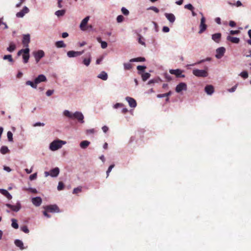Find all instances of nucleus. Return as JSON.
Here are the masks:
<instances>
[{
	"label": "nucleus",
	"mask_w": 251,
	"mask_h": 251,
	"mask_svg": "<svg viewBox=\"0 0 251 251\" xmlns=\"http://www.w3.org/2000/svg\"><path fill=\"white\" fill-rule=\"evenodd\" d=\"M187 90V85L184 82H181L179 83L176 88V91L177 93H180L182 90Z\"/></svg>",
	"instance_id": "12"
},
{
	"label": "nucleus",
	"mask_w": 251,
	"mask_h": 251,
	"mask_svg": "<svg viewBox=\"0 0 251 251\" xmlns=\"http://www.w3.org/2000/svg\"><path fill=\"white\" fill-rule=\"evenodd\" d=\"M240 32V31L238 30H230V34L231 35H235V34H239Z\"/></svg>",
	"instance_id": "52"
},
{
	"label": "nucleus",
	"mask_w": 251,
	"mask_h": 251,
	"mask_svg": "<svg viewBox=\"0 0 251 251\" xmlns=\"http://www.w3.org/2000/svg\"><path fill=\"white\" fill-rule=\"evenodd\" d=\"M102 129L104 133H106L108 130V127L104 126L102 127Z\"/></svg>",
	"instance_id": "64"
},
{
	"label": "nucleus",
	"mask_w": 251,
	"mask_h": 251,
	"mask_svg": "<svg viewBox=\"0 0 251 251\" xmlns=\"http://www.w3.org/2000/svg\"><path fill=\"white\" fill-rule=\"evenodd\" d=\"M0 193L5 196L8 200H11L12 198V196L6 190L0 189Z\"/></svg>",
	"instance_id": "23"
},
{
	"label": "nucleus",
	"mask_w": 251,
	"mask_h": 251,
	"mask_svg": "<svg viewBox=\"0 0 251 251\" xmlns=\"http://www.w3.org/2000/svg\"><path fill=\"white\" fill-rule=\"evenodd\" d=\"M124 69L126 70H130L132 68V65L129 63H124Z\"/></svg>",
	"instance_id": "38"
},
{
	"label": "nucleus",
	"mask_w": 251,
	"mask_h": 251,
	"mask_svg": "<svg viewBox=\"0 0 251 251\" xmlns=\"http://www.w3.org/2000/svg\"><path fill=\"white\" fill-rule=\"evenodd\" d=\"M35 83L37 85L38 84L42 82H45L47 81V78L44 75H40L35 79Z\"/></svg>",
	"instance_id": "14"
},
{
	"label": "nucleus",
	"mask_w": 251,
	"mask_h": 251,
	"mask_svg": "<svg viewBox=\"0 0 251 251\" xmlns=\"http://www.w3.org/2000/svg\"><path fill=\"white\" fill-rule=\"evenodd\" d=\"M28 190H29L32 193L36 194L37 193V190L35 188H29V189H28Z\"/></svg>",
	"instance_id": "56"
},
{
	"label": "nucleus",
	"mask_w": 251,
	"mask_h": 251,
	"mask_svg": "<svg viewBox=\"0 0 251 251\" xmlns=\"http://www.w3.org/2000/svg\"><path fill=\"white\" fill-rule=\"evenodd\" d=\"M82 188V187L81 186H79L77 188H74L73 191V193L74 194H77L78 193L81 192Z\"/></svg>",
	"instance_id": "35"
},
{
	"label": "nucleus",
	"mask_w": 251,
	"mask_h": 251,
	"mask_svg": "<svg viewBox=\"0 0 251 251\" xmlns=\"http://www.w3.org/2000/svg\"><path fill=\"white\" fill-rule=\"evenodd\" d=\"M33 56L36 63H38L40 59L45 56L44 51L42 50H38L33 52Z\"/></svg>",
	"instance_id": "5"
},
{
	"label": "nucleus",
	"mask_w": 251,
	"mask_h": 251,
	"mask_svg": "<svg viewBox=\"0 0 251 251\" xmlns=\"http://www.w3.org/2000/svg\"><path fill=\"white\" fill-rule=\"evenodd\" d=\"M25 14L22 11H20L16 14V16L19 18H22L24 17Z\"/></svg>",
	"instance_id": "50"
},
{
	"label": "nucleus",
	"mask_w": 251,
	"mask_h": 251,
	"mask_svg": "<svg viewBox=\"0 0 251 251\" xmlns=\"http://www.w3.org/2000/svg\"><path fill=\"white\" fill-rule=\"evenodd\" d=\"M65 10H58L55 12V15L57 16L58 17L63 16L65 14Z\"/></svg>",
	"instance_id": "37"
},
{
	"label": "nucleus",
	"mask_w": 251,
	"mask_h": 251,
	"mask_svg": "<svg viewBox=\"0 0 251 251\" xmlns=\"http://www.w3.org/2000/svg\"><path fill=\"white\" fill-rule=\"evenodd\" d=\"M36 177H37V174L34 173L30 176L29 179L30 180H33L34 179H35L36 178Z\"/></svg>",
	"instance_id": "51"
},
{
	"label": "nucleus",
	"mask_w": 251,
	"mask_h": 251,
	"mask_svg": "<svg viewBox=\"0 0 251 251\" xmlns=\"http://www.w3.org/2000/svg\"><path fill=\"white\" fill-rule=\"evenodd\" d=\"M30 42V35L29 34L24 35L23 36L22 43L25 47L26 48L28 46V44Z\"/></svg>",
	"instance_id": "15"
},
{
	"label": "nucleus",
	"mask_w": 251,
	"mask_h": 251,
	"mask_svg": "<svg viewBox=\"0 0 251 251\" xmlns=\"http://www.w3.org/2000/svg\"><path fill=\"white\" fill-rule=\"evenodd\" d=\"M193 74L198 77H206L208 75L207 72L203 70L194 69L193 71Z\"/></svg>",
	"instance_id": "4"
},
{
	"label": "nucleus",
	"mask_w": 251,
	"mask_h": 251,
	"mask_svg": "<svg viewBox=\"0 0 251 251\" xmlns=\"http://www.w3.org/2000/svg\"><path fill=\"white\" fill-rule=\"evenodd\" d=\"M151 76V75L148 73H145L142 75V78L144 81H146Z\"/></svg>",
	"instance_id": "34"
},
{
	"label": "nucleus",
	"mask_w": 251,
	"mask_h": 251,
	"mask_svg": "<svg viewBox=\"0 0 251 251\" xmlns=\"http://www.w3.org/2000/svg\"><path fill=\"white\" fill-rule=\"evenodd\" d=\"M64 187V183L62 181H60L58 183V185L57 186V189L59 191L62 190L63 189Z\"/></svg>",
	"instance_id": "40"
},
{
	"label": "nucleus",
	"mask_w": 251,
	"mask_h": 251,
	"mask_svg": "<svg viewBox=\"0 0 251 251\" xmlns=\"http://www.w3.org/2000/svg\"><path fill=\"white\" fill-rule=\"evenodd\" d=\"M126 99L128 101V104L131 107L134 108L136 106V101L133 98L127 97Z\"/></svg>",
	"instance_id": "19"
},
{
	"label": "nucleus",
	"mask_w": 251,
	"mask_h": 251,
	"mask_svg": "<svg viewBox=\"0 0 251 251\" xmlns=\"http://www.w3.org/2000/svg\"><path fill=\"white\" fill-rule=\"evenodd\" d=\"M0 151L2 154H4L8 153L9 151V150L7 147L4 146L1 147Z\"/></svg>",
	"instance_id": "31"
},
{
	"label": "nucleus",
	"mask_w": 251,
	"mask_h": 251,
	"mask_svg": "<svg viewBox=\"0 0 251 251\" xmlns=\"http://www.w3.org/2000/svg\"><path fill=\"white\" fill-rule=\"evenodd\" d=\"M237 87V85H235L234 86H233L231 88L228 90L229 92H233L235 91Z\"/></svg>",
	"instance_id": "57"
},
{
	"label": "nucleus",
	"mask_w": 251,
	"mask_h": 251,
	"mask_svg": "<svg viewBox=\"0 0 251 251\" xmlns=\"http://www.w3.org/2000/svg\"><path fill=\"white\" fill-rule=\"evenodd\" d=\"M124 106L123 104L122 103H117L116 104H115L114 106V108H117L119 107H123Z\"/></svg>",
	"instance_id": "58"
},
{
	"label": "nucleus",
	"mask_w": 251,
	"mask_h": 251,
	"mask_svg": "<svg viewBox=\"0 0 251 251\" xmlns=\"http://www.w3.org/2000/svg\"><path fill=\"white\" fill-rule=\"evenodd\" d=\"M91 61V55L89 54L88 58H85L83 60V63L86 66H88Z\"/></svg>",
	"instance_id": "28"
},
{
	"label": "nucleus",
	"mask_w": 251,
	"mask_h": 251,
	"mask_svg": "<svg viewBox=\"0 0 251 251\" xmlns=\"http://www.w3.org/2000/svg\"><path fill=\"white\" fill-rule=\"evenodd\" d=\"M98 77L103 80H106L108 78V75L106 72L102 71L98 75Z\"/></svg>",
	"instance_id": "25"
},
{
	"label": "nucleus",
	"mask_w": 251,
	"mask_h": 251,
	"mask_svg": "<svg viewBox=\"0 0 251 251\" xmlns=\"http://www.w3.org/2000/svg\"><path fill=\"white\" fill-rule=\"evenodd\" d=\"M226 39L227 40L230 41L231 43L235 44H238L240 42L239 38L232 37L230 35L227 36Z\"/></svg>",
	"instance_id": "21"
},
{
	"label": "nucleus",
	"mask_w": 251,
	"mask_h": 251,
	"mask_svg": "<svg viewBox=\"0 0 251 251\" xmlns=\"http://www.w3.org/2000/svg\"><path fill=\"white\" fill-rule=\"evenodd\" d=\"M11 221H12V224H11L12 226L15 229L18 228L19 225L17 223V221L15 219H12L11 220Z\"/></svg>",
	"instance_id": "33"
},
{
	"label": "nucleus",
	"mask_w": 251,
	"mask_h": 251,
	"mask_svg": "<svg viewBox=\"0 0 251 251\" xmlns=\"http://www.w3.org/2000/svg\"><path fill=\"white\" fill-rule=\"evenodd\" d=\"M15 245L19 247L21 250H24L25 249L24 244L23 242L19 239H16L14 241Z\"/></svg>",
	"instance_id": "24"
},
{
	"label": "nucleus",
	"mask_w": 251,
	"mask_h": 251,
	"mask_svg": "<svg viewBox=\"0 0 251 251\" xmlns=\"http://www.w3.org/2000/svg\"><path fill=\"white\" fill-rule=\"evenodd\" d=\"M16 49V45L13 42H10L7 50L9 52H13Z\"/></svg>",
	"instance_id": "27"
},
{
	"label": "nucleus",
	"mask_w": 251,
	"mask_h": 251,
	"mask_svg": "<svg viewBox=\"0 0 251 251\" xmlns=\"http://www.w3.org/2000/svg\"><path fill=\"white\" fill-rule=\"evenodd\" d=\"M64 116L67 117L70 119L77 120L79 123L83 124L84 123V116L81 112L76 111L74 113L70 112L69 110H65L63 112Z\"/></svg>",
	"instance_id": "1"
},
{
	"label": "nucleus",
	"mask_w": 251,
	"mask_h": 251,
	"mask_svg": "<svg viewBox=\"0 0 251 251\" xmlns=\"http://www.w3.org/2000/svg\"><path fill=\"white\" fill-rule=\"evenodd\" d=\"M44 208L45 210L48 211L49 212L54 213L59 212V207L55 204L47 205Z\"/></svg>",
	"instance_id": "8"
},
{
	"label": "nucleus",
	"mask_w": 251,
	"mask_h": 251,
	"mask_svg": "<svg viewBox=\"0 0 251 251\" xmlns=\"http://www.w3.org/2000/svg\"><path fill=\"white\" fill-rule=\"evenodd\" d=\"M89 16H87L85 17L81 22L80 25V28L82 30H86L85 26L87 24V23L89 20Z\"/></svg>",
	"instance_id": "18"
},
{
	"label": "nucleus",
	"mask_w": 251,
	"mask_h": 251,
	"mask_svg": "<svg viewBox=\"0 0 251 251\" xmlns=\"http://www.w3.org/2000/svg\"><path fill=\"white\" fill-rule=\"evenodd\" d=\"M53 93V90H49L46 92V95L48 96H51Z\"/></svg>",
	"instance_id": "59"
},
{
	"label": "nucleus",
	"mask_w": 251,
	"mask_h": 251,
	"mask_svg": "<svg viewBox=\"0 0 251 251\" xmlns=\"http://www.w3.org/2000/svg\"><path fill=\"white\" fill-rule=\"evenodd\" d=\"M90 142L87 140L82 141L80 143V147L81 148L85 149L87 148L88 146L90 145Z\"/></svg>",
	"instance_id": "26"
},
{
	"label": "nucleus",
	"mask_w": 251,
	"mask_h": 251,
	"mask_svg": "<svg viewBox=\"0 0 251 251\" xmlns=\"http://www.w3.org/2000/svg\"><path fill=\"white\" fill-rule=\"evenodd\" d=\"M236 23L232 21H230L229 23V25L231 27H234L236 26Z\"/></svg>",
	"instance_id": "62"
},
{
	"label": "nucleus",
	"mask_w": 251,
	"mask_h": 251,
	"mask_svg": "<svg viewBox=\"0 0 251 251\" xmlns=\"http://www.w3.org/2000/svg\"><path fill=\"white\" fill-rule=\"evenodd\" d=\"M3 59L4 60H6L7 59L9 62H13V59L12 58V55H10V54H8V55H5L3 57Z\"/></svg>",
	"instance_id": "36"
},
{
	"label": "nucleus",
	"mask_w": 251,
	"mask_h": 251,
	"mask_svg": "<svg viewBox=\"0 0 251 251\" xmlns=\"http://www.w3.org/2000/svg\"><path fill=\"white\" fill-rule=\"evenodd\" d=\"M44 125H45V124H44V123H42L38 122V123H35V124L34 125V126H44Z\"/></svg>",
	"instance_id": "63"
},
{
	"label": "nucleus",
	"mask_w": 251,
	"mask_h": 251,
	"mask_svg": "<svg viewBox=\"0 0 251 251\" xmlns=\"http://www.w3.org/2000/svg\"><path fill=\"white\" fill-rule=\"evenodd\" d=\"M66 144V142L57 140L51 142L50 146V149L52 151H56L62 147L63 145Z\"/></svg>",
	"instance_id": "2"
},
{
	"label": "nucleus",
	"mask_w": 251,
	"mask_h": 251,
	"mask_svg": "<svg viewBox=\"0 0 251 251\" xmlns=\"http://www.w3.org/2000/svg\"><path fill=\"white\" fill-rule=\"evenodd\" d=\"M201 14L202 15V14L201 13ZM205 18L202 16L201 19V23L200 25V30L199 31V33L201 34L203 33L207 28V25L205 24Z\"/></svg>",
	"instance_id": "7"
},
{
	"label": "nucleus",
	"mask_w": 251,
	"mask_h": 251,
	"mask_svg": "<svg viewBox=\"0 0 251 251\" xmlns=\"http://www.w3.org/2000/svg\"><path fill=\"white\" fill-rule=\"evenodd\" d=\"M169 72L172 75H175L177 77H184L185 75H182V71L179 69L170 70Z\"/></svg>",
	"instance_id": "11"
},
{
	"label": "nucleus",
	"mask_w": 251,
	"mask_h": 251,
	"mask_svg": "<svg viewBox=\"0 0 251 251\" xmlns=\"http://www.w3.org/2000/svg\"><path fill=\"white\" fill-rule=\"evenodd\" d=\"M59 173V169L58 167L54 168L50 172H45V176L46 177L50 176L52 177H56Z\"/></svg>",
	"instance_id": "6"
},
{
	"label": "nucleus",
	"mask_w": 251,
	"mask_h": 251,
	"mask_svg": "<svg viewBox=\"0 0 251 251\" xmlns=\"http://www.w3.org/2000/svg\"><path fill=\"white\" fill-rule=\"evenodd\" d=\"M55 46L57 48H64L66 47V45L64 44L63 41H57L55 43Z\"/></svg>",
	"instance_id": "32"
},
{
	"label": "nucleus",
	"mask_w": 251,
	"mask_h": 251,
	"mask_svg": "<svg viewBox=\"0 0 251 251\" xmlns=\"http://www.w3.org/2000/svg\"><path fill=\"white\" fill-rule=\"evenodd\" d=\"M165 17L171 23H173L176 19L175 16L172 13H165Z\"/></svg>",
	"instance_id": "22"
},
{
	"label": "nucleus",
	"mask_w": 251,
	"mask_h": 251,
	"mask_svg": "<svg viewBox=\"0 0 251 251\" xmlns=\"http://www.w3.org/2000/svg\"><path fill=\"white\" fill-rule=\"evenodd\" d=\"M124 17L122 15H119L117 18V21L118 23H121L124 21Z\"/></svg>",
	"instance_id": "45"
},
{
	"label": "nucleus",
	"mask_w": 251,
	"mask_h": 251,
	"mask_svg": "<svg viewBox=\"0 0 251 251\" xmlns=\"http://www.w3.org/2000/svg\"><path fill=\"white\" fill-rule=\"evenodd\" d=\"M101 48L102 49H105L107 48V44L106 42L105 41H102L101 43Z\"/></svg>",
	"instance_id": "49"
},
{
	"label": "nucleus",
	"mask_w": 251,
	"mask_h": 251,
	"mask_svg": "<svg viewBox=\"0 0 251 251\" xmlns=\"http://www.w3.org/2000/svg\"><path fill=\"white\" fill-rule=\"evenodd\" d=\"M25 84L26 85L30 86L33 88H35V89L37 88V84H36V83H35V81L33 82L31 81L28 80V81H26Z\"/></svg>",
	"instance_id": "29"
},
{
	"label": "nucleus",
	"mask_w": 251,
	"mask_h": 251,
	"mask_svg": "<svg viewBox=\"0 0 251 251\" xmlns=\"http://www.w3.org/2000/svg\"><path fill=\"white\" fill-rule=\"evenodd\" d=\"M162 31L164 32H168L170 31V29L168 26H164L162 28Z\"/></svg>",
	"instance_id": "60"
},
{
	"label": "nucleus",
	"mask_w": 251,
	"mask_h": 251,
	"mask_svg": "<svg viewBox=\"0 0 251 251\" xmlns=\"http://www.w3.org/2000/svg\"><path fill=\"white\" fill-rule=\"evenodd\" d=\"M139 37L138 38L139 43L142 45H145V43L144 41V38L140 35H139Z\"/></svg>",
	"instance_id": "44"
},
{
	"label": "nucleus",
	"mask_w": 251,
	"mask_h": 251,
	"mask_svg": "<svg viewBox=\"0 0 251 251\" xmlns=\"http://www.w3.org/2000/svg\"><path fill=\"white\" fill-rule=\"evenodd\" d=\"M114 164H112L109 167L107 171H106L107 177L109 176V173L111 171L112 169L114 167Z\"/></svg>",
	"instance_id": "47"
},
{
	"label": "nucleus",
	"mask_w": 251,
	"mask_h": 251,
	"mask_svg": "<svg viewBox=\"0 0 251 251\" xmlns=\"http://www.w3.org/2000/svg\"><path fill=\"white\" fill-rule=\"evenodd\" d=\"M145 61V58L144 57H141L132 58L130 60V62H141V61Z\"/></svg>",
	"instance_id": "30"
},
{
	"label": "nucleus",
	"mask_w": 251,
	"mask_h": 251,
	"mask_svg": "<svg viewBox=\"0 0 251 251\" xmlns=\"http://www.w3.org/2000/svg\"><path fill=\"white\" fill-rule=\"evenodd\" d=\"M226 49L224 47H220L216 50V57L218 59L221 58L224 55Z\"/></svg>",
	"instance_id": "9"
},
{
	"label": "nucleus",
	"mask_w": 251,
	"mask_h": 251,
	"mask_svg": "<svg viewBox=\"0 0 251 251\" xmlns=\"http://www.w3.org/2000/svg\"><path fill=\"white\" fill-rule=\"evenodd\" d=\"M240 75L245 79L248 77V73L247 71H243L242 73H241Z\"/></svg>",
	"instance_id": "42"
},
{
	"label": "nucleus",
	"mask_w": 251,
	"mask_h": 251,
	"mask_svg": "<svg viewBox=\"0 0 251 251\" xmlns=\"http://www.w3.org/2000/svg\"><path fill=\"white\" fill-rule=\"evenodd\" d=\"M146 68V66H138L137 67V69L138 70V71H144V70Z\"/></svg>",
	"instance_id": "53"
},
{
	"label": "nucleus",
	"mask_w": 251,
	"mask_h": 251,
	"mask_svg": "<svg viewBox=\"0 0 251 251\" xmlns=\"http://www.w3.org/2000/svg\"><path fill=\"white\" fill-rule=\"evenodd\" d=\"M32 203L36 206H40L42 203V199L39 197H37L32 199Z\"/></svg>",
	"instance_id": "16"
},
{
	"label": "nucleus",
	"mask_w": 251,
	"mask_h": 251,
	"mask_svg": "<svg viewBox=\"0 0 251 251\" xmlns=\"http://www.w3.org/2000/svg\"><path fill=\"white\" fill-rule=\"evenodd\" d=\"M148 9L152 10L155 13H158L159 12V10L156 7L151 6L148 8Z\"/></svg>",
	"instance_id": "48"
},
{
	"label": "nucleus",
	"mask_w": 251,
	"mask_h": 251,
	"mask_svg": "<svg viewBox=\"0 0 251 251\" xmlns=\"http://www.w3.org/2000/svg\"><path fill=\"white\" fill-rule=\"evenodd\" d=\"M22 11L25 14L27 13L29 11V9L26 6H25L22 9Z\"/></svg>",
	"instance_id": "55"
},
{
	"label": "nucleus",
	"mask_w": 251,
	"mask_h": 251,
	"mask_svg": "<svg viewBox=\"0 0 251 251\" xmlns=\"http://www.w3.org/2000/svg\"><path fill=\"white\" fill-rule=\"evenodd\" d=\"M121 11L123 14L125 15H128L129 14V11L125 7H122Z\"/></svg>",
	"instance_id": "46"
},
{
	"label": "nucleus",
	"mask_w": 251,
	"mask_h": 251,
	"mask_svg": "<svg viewBox=\"0 0 251 251\" xmlns=\"http://www.w3.org/2000/svg\"><path fill=\"white\" fill-rule=\"evenodd\" d=\"M222 34L220 33H215L212 35V39L216 43H219L221 38Z\"/></svg>",
	"instance_id": "20"
},
{
	"label": "nucleus",
	"mask_w": 251,
	"mask_h": 251,
	"mask_svg": "<svg viewBox=\"0 0 251 251\" xmlns=\"http://www.w3.org/2000/svg\"><path fill=\"white\" fill-rule=\"evenodd\" d=\"M83 53L84 50H82V51L70 50L67 52V55L69 57L71 58L81 55Z\"/></svg>",
	"instance_id": "10"
},
{
	"label": "nucleus",
	"mask_w": 251,
	"mask_h": 251,
	"mask_svg": "<svg viewBox=\"0 0 251 251\" xmlns=\"http://www.w3.org/2000/svg\"><path fill=\"white\" fill-rule=\"evenodd\" d=\"M21 230L25 233H28L29 232V229L26 226H24L21 227Z\"/></svg>",
	"instance_id": "39"
},
{
	"label": "nucleus",
	"mask_w": 251,
	"mask_h": 251,
	"mask_svg": "<svg viewBox=\"0 0 251 251\" xmlns=\"http://www.w3.org/2000/svg\"><path fill=\"white\" fill-rule=\"evenodd\" d=\"M8 139L9 141H13V134L12 133L9 131L7 134Z\"/></svg>",
	"instance_id": "41"
},
{
	"label": "nucleus",
	"mask_w": 251,
	"mask_h": 251,
	"mask_svg": "<svg viewBox=\"0 0 251 251\" xmlns=\"http://www.w3.org/2000/svg\"><path fill=\"white\" fill-rule=\"evenodd\" d=\"M184 8L186 9H189L191 11H193L194 10V7L190 3L185 5L184 6Z\"/></svg>",
	"instance_id": "43"
},
{
	"label": "nucleus",
	"mask_w": 251,
	"mask_h": 251,
	"mask_svg": "<svg viewBox=\"0 0 251 251\" xmlns=\"http://www.w3.org/2000/svg\"><path fill=\"white\" fill-rule=\"evenodd\" d=\"M95 132V129H87L86 130V133L87 134H93Z\"/></svg>",
	"instance_id": "54"
},
{
	"label": "nucleus",
	"mask_w": 251,
	"mask_h": 251,
	"mask_svg": "<svg viewBox=\"0 0 251 251\" xmlns=\"http://www.w3.org/2000/svg\"><path fill=\"white\" fill-rule=\"evenodd\" d=\"M6 206L15 212L18 211L21 208V204L19 202H18L15 205L7 203L6 204Z\"/></svg>",
	"instance_id": "13"
},
{
	"label": "nucleus",
	"mask_w": 251,
	"mask_h": 251,
	"mask_svg": "<svg viewBox=\"0 0 251 251\" xmlns=\"http://www.w3.org/2000/svg\"><path fill=\"white\" fill-rule=\"evenodd\" d=\"M204 91L207 94L211 95L214 93V88L212 85H207L205 87Z\"/></svg>",
	"instance_id": "17"
},
{
	"label": "nucleus",
	"mask_w": 251,
	"mask_h": 251,
	"mask_svg": "<svg viewBox=\"0 0 251 251\" xmlns=\"http://www.w3.org/2000/svg\"><path fill=\"white\" fill-rule=\"evenodd\" d=\"M22 53L23 54V58L24 60V63H26L28 62L29 58V49L28 48H26L25 49H22L20 50L18 53L17 55L20 56Z\"/></svg>",
	"instance_id": "3"
},
{
	"label": "nucleus",
	"mask_w": 251,
	"mask_h": 251,
	"mask_svg": "<svg viewBox=\"0 0 251 251\" xmlns=\"http://www.w3.org/2000/svg\"><path fill=\"white\" fill-rule=\"evenodd\" d=\"M48 211H47L46 210H45L44 212H43V214L45 216H46V217L47 218H50V215L48 214Z\"/></svg>",
	"instance_id": "61"
}]
</instances>
